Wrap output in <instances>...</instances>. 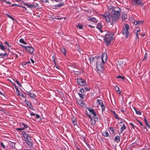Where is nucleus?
<instances>
[{"label": "nucleus", "instance_id": "obj_1", "mask_svg": "<svg viewBox=\"0 0 150 150\" xmlns=\"http://www.w3.org/2000/svg\"><path fill=\"white\" fill-rule=\"evenodd\" d=\"M112 10L110 17L112 21L116 22L120 17L121 9L119 7H114Z\"/></svg>", "mask_w": 150, "mask_h": 150}, {"label": "nucleus", "instance_id": "obj_2", "mask_svg": "<svg viewBox=\"0 0 150 150\" xmlns=\"http://www.w3.org/2000/svg\"><path fill=\"white\" fill-rule=\"evenodd\" d=\"M114 34L113 33H112L111 32H108L104 36V40L106 42L107 46H109L111 41L114 39Z\"/></svg>", "mask_w": 150, "mask_h": 150}, {"label": "nucleus", "instance_id": "obj_3", "mask_svg": "<svg viewBox=\"0 0 150 150\" xmlns=\"http://www.w3.org/2000/svg\"><path fill=\"white\" fill-rule=\"evenodd\" d=\"M125 27L123 28V30H122V33L123 34H125V37L127 38L129 35V26L127 24H125Z\"/></svg>", "mask_w": 150, "mask_h": 150}, {"label": "nucleus", "instance_id": "obj_4", "mask_svg": "<svg viewBox=\"0 0 150 150\" xmlns=\"http://www.w3.org/2000/svg\"><path fill=\"white\" fill-rule=\"evenodd\" d=\"M1 48V50L2 51L1 53H0V58H5L8 56L5 49H6V47H0Z\"/></svg>", "mask_w": 150, "mask_h": 150}, {"label": "nucleus", "instance_id": "obj_5", "mask_svg": "<svg viewBox=\"0 0 150 150\" xmlns=\"http://www.w3.org/2000/svg\"><path fill=\"white\" fill-rule=\"evenodd\" d=\"M77 84L80 85L84 86H87V84L86 81L82 79H77Z\"/></svg>", "mask_w": 150, "mask_h": 150}, {"label": "nucleus", "instance_id": "obj_6", "mask_svg": "<svg viewBox=\"0 0 150 150\" xmlns=\"http://www.w3.org/2000/svg\"><path fill=\"white\" fill-rule=\"evenodd\" d=\"M96 67L97 69L99 71H102L103 69V65L100 62L97 61Z\"/></svg>", "mask_w": 150, "mask_h": 150}, {"label": "nucleus", "instance_id": "obj_7", "mask_svg": "<svg viewBox=\"0 0 150 150\" xmlns=\"http://www.w3.org/2000/svg\"><path fill=\"white\" fill-rule=\"evenodd\" d=\"M107 55L106 53H103L101 57V60L103 64L105 63L107 61Z\"/></svg>", "mask_w": 150, "mask_h": 150}, {"label": "nucleus", "instance_id": "obj_8", "mask_svg": "<svg viewBox=\"0 0 150 150\" xmlns=\"http://www.w3.org/2000/svg\"><path fill=\"white\" fill-rule=\"evenodd\" d=\"M134 2V5L136 6H143V4H142V0H133Z\"/></svg>", "mask_w": 150, "mask_h": 150}, {"label": "nucleus", "instance_id": "obj_9", "mask_svg": "<svg viewBox=\"0 0 150 150\" xmlns=\"http://www.w3.org/2000/svg\"><path fill=\"white\" fill-rule=\"evenodd\" d=\"M109 15V12L108 13L107 12H105L104 14H103L102 15V16L107 21H109L110 20V19Z\"/></svg>", "mask_w": 150, "mask_h": 150}, {"label": "nucleus", "instance_id": "obj_10", "mask_svg": "<svg viewBox=\"0 0 150 150\" xmlns=\"http://www.w3.org/2000/svg\"><path fill=\"white\" fill-rule=\"evenodd\" d=\"M25 103L27 105L28 107L32 110H34V108L31 103L29 102L28 100H25L24 101Z\"/></svg>", "mask_w": 150, "mask_h": 150}, {"label": "nucleus", "instance_id": "obj_11", "mask_svg": "<svg viewBox=\"0 0 150 150\" xmlns=\"http://www.w3.org/2000/svg\"><path fill=\"white\" fill-rule=\"evenodd\" d=\"M25 49L30 54H32L34 51L33 47H24Z\"/></svg>", "mask_w": 150, "mask_h": 150}, {"label": "nucleus", "instance_id": "obj_12", "mask_svg": "<svg viewBox=\"0 0 150 150\" xmlns=\"http://www.w3.org/2000/svg\"><path fill=\"white\" fill-rule=\"evenodd\" d=\"M19 125L21 127L22 129H23V130L25 129L28 128V126L27 125H26L23 123H20Z\"/></svg>", "mask_w": 150, "mask_h": 150}, {"label": "nucleus", "instance_id": "obj_13", "mask_svg": "<svg viewBox=\"0 0 150 150\" xmlns=\"http://www.w3.org/2000/svg\"><path fill=\"white\" fill-rule=\"evenodd\" d=\"M22 133L24 139L26 140L28 139V138L29 137V136L27 133L24 131L22 132Z\"/></svg>", "mask_w": 150, "mask_h": 150}, {"label": "nucleus", "instance_id": "obj_14", "mask_svg": "<svg viewBox=\"0 0 150 150\" xmlns=\"http://www.w3.org/2000/svg\"><path fill=\"white\" fill-rule=\"evenodd\" d=\"M64 2L59 3L58 4H57L54 6L55 8H54L55 9H58L60 7L64 6Z\"/></svg>", "mask_w": 150, "mask_h": 150}, {"label": "nucleus", "instance_id": "obj_15", "mask_svg": "<svg viewBox=\"0 0 150 150\" xmlns=\"http://www.w3.org/2000/svg\"><path fill=\"white\" fill-rule=\"evenodd\" d=\"M88 21L93 22L95 23H96L98 21V20H97L96 18L93 17H89Z\"/></svg>", "mask_w": 150, "mask_h": 150}, {"label": "nucleus", "instance_id": "obj_16", "mask_svg": "<svg viewBox=\"0 0 150 150\" xmlns=\"http://www.w3.org/2000/svg\"><path fill=\"white\" fill-rule=\"evenodd\" d=\"M23 4L27 6L29 8H35V6L34 4H29L28 3L23 2Z\"/></svg>", "mask_w": 150, "mask_h": 150}, {"label": "nucleus", "instance_id": "obj_17", "mask_svg": "<svg viewBox=\"0 0 150 150\" xmlns=\"http://www.w3.org/2000/svg\"><path fill=\"white\" fill-rule=\"evenodd\" d=\"M88 111H89L94 116H96V113L95 111L93 109H90V108H88Z\"/></svg>", "mask_w": 150, "mask_h": 150}, {"label": "nucleus", "instance_id": "obj_18", "mask_svg": "<svg viewBox=\"0 0 150 150\" xmlns=\"http://www.w3.org/2000/svg\"><path fill=\"white\" fill-rule=\"evenodd\" d=\"M60 50L62 52L64 56H66V50L64 47H60Z\"/></svg>", "mask_w": 150, "mask_h": 150}, {"label": "nucleus", "instance_id": "obj_19", "mask_svg": "<svg viewBox=\"0 0 150 150\" xmlns=\"http://www.w3.org/2000/svg\"><path fill=\"white\" fill-rule=\"evenodd\" d=\"M144 121L145 122V124L146 126L149 128H150V126L149 125L148 121L146 119V117H144Z\"/></svg>", "mask_w": 150, "mask_h": 150}, {"label": "nucleus", "instance_id": "obj_20", "mask_svg": "<svg viewBox=\"0 0 150 150\" xmlns=\"http://www.w3.org/2000/svg\"><path fill=\"white\" fill-rule=\"evenodd\" d=\"M121 18L123 21H125L127 18V14L125 13H123L121 16Z\"/></svg>", "mask_w": 150, "mask_h": 150}, {"label": "nucleus", "instance_id": "obj_21", "mask_svg": "<svg viewBox=\"0 0 150 150\" xmlns=\"http://www.w3.org/2000/svg\"><path fill=\"white\" fill-rule=\"evenodd\" d=\"M28 94L31 97L33 98H35V97H36V95L33 93H31V92H27Z\"/></svg>", "mask_w": 150, "mask_h": 150}, {"label": "nucleus", "instance_id": "obj_22", "mask_svg": "<svg viewBox=\"0 0 150 150\" xmlns=\"http://www.w3.org/2000/svg\"><path fill=\"white\" fill-rule=\"evenodd\" d=\"M26 144L29 147H31L32 146L33 144L28 139L26 140Z\"/></svg>", "mask_w": 150, "mask_h": 150}, {"label": "nucleus", "instance_id": "obj_23", "mask_svg": "<svg viewBox=\"0 0 150 150\" xmlns=\"http://www.w3.org/2000/svg\"><path fill=\"white\" fill-rule=\"evenodd\" d=\"M114 141L117 143H118L120 142V137L118 135H117L115 136V137Z\"/></svg>", "mask_w": 150, "mask_h": 150}, {"label": "nucleus", "instance_id": "obj_24", "mask_svg": "<svg viewBox=\"0 0 150 150\" xmlns=\"http://www.w3.org/2000/svg\"><path fill=\"white\" fill-rule=\"evenodd\" d=\"M126 129V127L124 124H123L120 128V133H122V132Z\"/></svg>", "mask_w": 150, "mask_h": 150}, {"label": "nucleus", "instance_id": "obj_25", "mask_svg": "<svg viewBox=\"0 0 150 150\" xmlns=\"http://www.w3.org/2000/svg\"><path fill=\"white\" fill-rule=\"evenodd\" d=\"M103 25L100 23H98L96 25V28L99 30L101 29Z\"/></svg>", "mask_w": 150, "mask_h": 150}, {"label": "nucleus", "instance_id": "obj_26", "mask_svg": "<svg viewBox=\"0 0 150 150\" xmlns=\"http://www.w3.org/2000/svg\"><path fill=\"white\" fill-rule=\"evenodd\" d=\"M96 57H94L93 56H91L89 57V59L90 61V63L93 62V61L95 60L96 59Z\"/></svg>", "mask_w": 150, "mask_h": 150}, {"label": "nucleus", "instance_id": "obj_27", "mask_svg": "<svg viewBox=\"0 0 150 150\" xmlns=\"http://www.w3.org/2000/svg\"><path fill=\"white\" fill-rule=\"evenodd\" d=\"M76 27L77 28H79L80 29H82L83 28V25L81 23H78L76 25Z\"/></svg>", "mask_w": 150, "mask_h": 150}, {"label": "nucleus", "instance_id": "obj_28", "mask_svg": "<svg viewBox=\"0 0 150 150\" xmlns=\"http://www.w3.org/2000/svg\"><path fill=\"white\" fill-rule=\"evenodd\" d=\"M78 103L81 107H84L85 105L84 103L81 100H79L78 102Z\"/></svg>", "mask_w": 150, "mask_h": 150}, {"label": "nucleus", "instance_id": "obj_29", "mask_svg": "<svg viewBox=\"0 0 150 150\" xmlns=\"http://www.w3.org/2000/svg\"><path fill=\"white\" fill-rule=\"evenodd\" d=\"M97 102L98 103V104L100 105V106L103 105V101L101 100L98 99L97 100Z\"/></svg>", "mask_w": 150, "mask_h": 150}, {"label": "nucleus", "instance_id": "obj_30", "mask_svg": "<svg viewBox=\"0 0 150 150\" xmlns=\"http://www.w3.org/2000/svg\"><path fill=\"white\" fill-rule=\"evenodd\" d=\"M103 136L107 137L108 136V133L107 131H105L103 133Z\"/></svg>", "mask_w": 150, "mask_h": 150}, {"label": "nucleus", "instance_id": "obj_31", "mask_svg": "<svg viewBox=\"0 0 150 150\" xmlns=\"http://www.w3.org/2000/svg\"><path fill=\"white\" fill-rule=\"evenodd\" d=\"M78 94L80 98H81L82 99H83L85 97V96L83 94L78 93Z\"/></svg>", "mask_w": 150, "mask_h": 150}, {"label": "nucleus", "instance_id": "obj_32", "mask_svg": "<svg viewBox=\"0 0 150 150\" xmlns=\"http://www.w3.org/2000/svg\"><path fill=\"white\" fill-rule=\"evenodd\" d=\"M19 42L20 43H23L25 45L27 44V43L25 42L24 41L23 39H21L19 40Z\"/></svg>", "mask_w": 150, "mask_h": 150}, {"label": "nucleus", "instance_id": "obj_33", "mask_svg": "<svg viewBox=\"0 0 150 150\" xmlns=\"http://www.w3.org/2000/svg\"><path fill=\"white\" fill-rule=\"evenodd\" d=\"M147 53L146 52H145V54L144 58L143 59L142 61H146L147 60Z\"/></svg>", "mask_w": 150, "mask_h": 150}, {"label": "nucleus", "instance_id": "obj_34", "mask_svg": "<svg viewBox=\"0 0 150 150\" xmlns=\"http://www.w3.org/2000/svg\"><path fill=\"white\" fill-rule=\"evenodd\" d=\"M113 114L114 115V116L116 119H120L119 117H118L117 115L116 114L115 111H114V112H113Z\"/></svg>", "mask_w": 150, "mask_h": 150}, {"label": "nucleus", "instance_id": "obj_35", "mask_svg": "<svg viewBox=\"0 0 150 150\" xmlns=\"http://www.w3.org/2000/svg\"><path fill=\"white\" fill-rule=\"evenodd\" d=\"M4 44L5 45V46L6 47V46H8V47H11V46H12L11 45H10L7 42L5 41Z\"/></svg>", "mask_w": 150, "mask_h": 150}, {"label": "nucleus", "instance_id": "obj_36", "mask_svg": "<svg viewBox=\"0 0 150 150\" xmlns=\"http://www.w3.org/2000/svg\"><path fill=\"white\" fill-rule=\"evenodd\" d=\"M115 88L116 91L117 92H118L119 93H120L121 92L120 91L119 88L118 86H115Z\"/></svg>", "mask_w": 150, "mask_h": 150}, {"label": "nucleus", "instance_id": "obj_37", "mask_svg": "<svg viewBox=\"0 0 150 150\" xmlns=\"http://www.w3.org/2000/svg\"><path fill=\"white\" fill-rule=\"evenodd\" d=\"M14 6H18V7H23V6H22V5H18L16 4H12L11 6V7H13Z\"/></svg>", "mask_w": 150, "mask_h": 150}, {"label": "nucleus", "instance_id": "obj_38", "mask_svg": "<svg viewBox=\"0 0 150 150\" xmlns=\"http://www.w3.org/2000/svg\"><path fill=\"white\" fill-rule=\"evenodd\" d=\"M134 110L135 111L136 113L137 114L140 115L141 114V112L140 111H137L135 108H134Z\"/></svg>", "mask_w": 150, "mask_h": 150}, {"label": "nucleus", "instance_id": "obj_39", "mask_svg": "<svg viewBox=\"0 0 150 150\" xmlns=\"http://www.w3.org/2000/svg\"><path fill=\"white\" fill-rule=\"evenodd\" d=\"M96 120H92L91 121V125L93 126H94V125H95V124H96Z\"/></svg>", "mask_w": 150, "mask_h": 150}, {"label": "nucleus", "instance_id": "obj_40", "mask_svg": "<svg viewBox=\"0 0 150 150\" xmlns=\"http://www.w3.org/2000/svg\"><path fill=\"white\" fill-rule=\"evenodd\" d=\"M72 123L74 125H77V123L76 121V120L74 119L73 120H72Z\"/></svg>", "mask_w": 150, "mask_h": 150}, {"label": "nucleus", "instance_id": "obj_41", "mask_svg": "<svg viewBox=\"0 0 150 150\" xmlns=\"http://www.w3.org/2000/svg\"><path fill=\"white\" fill-rule=\"evenodd\" d=\"M141 128L144 129L143 130L144 132H146L147 131V129L145 126H143Z\"/></svg>", "mask_w": 150, "mask_h": 150}, {"label": "nucleus", "instance_id": "obj_42", "mask_svg": "<svg viewBox=\"0 0 150 150\" xmlns=\"http://www.w3.org/2000/svg\"><path fill=\"white\" fill-rule=\"evenodd\" d=\"M16 83H17V84L19 86H21V87L22 86H21V83H20L17 80H16Z\"/></svg>", "mask_w": 150, "mask_h": 150}, {"label": "nucleus", "instance_id": "obj_43", "mask_svg": "<svg viewBox=\"0 0 150 150\" xmlns=\"http://www.w3.org/2000/svg\"><path fill=\"white\" fill-rule=\"evenodd\" d=\"M102 109V111H103L105 110V107L104 105H102L101 106Z\"/></svg>", "mask_w": 150, "mask_h": 150}, {"label": "nucleus", "instance_id": "obj_44", "mask_svg": "<svg viewBox=\"0 0 150 150\" xmlns=\"http://www.w3.org/2000/svg\"><path fill=\"white\" fill-rule=\"evenodd\" d=\"M110 129L113 132H114V129L113 127H109Z\"/></svg>", "mask_w": 150, "mask_h": 150}, {"label": "nucleus", "instance_id": "obj_45", "mask_svg": "<svg viewBox=\"0 0 150 150\" xmlns=\"http://www.w3.org/2000/svg\"><path fill=\"white\" fill-rule=\"evenodd\" d=\"M84 89L86 91H89L90 90V88L89 87H85Z\"/></svg>", "mask_w": 150, "mask_h": 150}, {"label": "nucleus", "instance_id": "obj_46", "mask_svg": "<svg viewBox=\"0 0 150 150\" xmlns=\"http://www.w3.org/2000/svg\"><path fill=\"white\" fill-rule=\"evenodd\" d=\"M135 30H136L137 32H139L140 31V29L139 28V27H137L135 29Z\"/></svg>", "mask_w": 150, "mask_h": 150}, {"label": "nucleus", "instance_id": "obj_47", "mask_svg": "<svg viewBox=\"0 0 150 150\" xmlns=\"http://www.w3.org/2000/svg\"><path fill=\"white\" fill-rule=\"evenodd\" d=\"M93 118H94V120H96V121H98V119L97 117L96 116H94V115H93Z\"/></svg>", "mask_w": 150, "mask_h": 150}, {"label": "nucleus", "instance_id": "obj_48", "mask_svg": "<svg viewBox=\"0 0 150 150\" xmlns=\"http://www.w3.org/2000/svg\"><path fill=\"white\" fill-rule=\"evenodd\" d=\"M1 146L4 149L5 148V146L4 144L2 142H1Z\"/></svg>", "mask_w": 150, "mask_h": 150}, {"label": "nucleus", "instance_id": "obj_49", "mask_svg": "<svg viewBox=\"0 0 150 150\" xmlns=\"http://www.w3.org/2000/svg\"><path fill=\"white\" fill-rule=\"evenodd\" d=\"M138 25H139L142 24L143 23V21H138Z\"/></svg>", "mask_w": 150, "mask_h": 150}, {"label": "nucleus", "instance_id": "obj_50", "mask_svg": "<svg viewBox=\"0 0 150 150\" xmlns=\"http://www.w3.org/2000/svg\"><path fill=\"white\" fill-rule=\"evenodd\" d=\"M15 88H16V91L17 92V93H18L17 95H18V96H19L20 95V94L19 93V90H18V88H16V87H15Z\"/></svg>", "mask_w": 150, "mask_h": 150}, {"label": "nucleus", "instance_id": "obj_51", "mask_svg": "<svg viewBox=\"0 0 150 150\" xmlns=\"http://www.w3.org/2000/svg\"><path fill=\"white\" fill-rule=\"evenodd\" d=\"M41 1L44 3H48L49 1L48 0H41Z\"/></svg>", "mask_w": 150, "mask_h": 150}, {"label": "nucleus", "instance_id": "obj_52", "mask_svg": "<svg viewBox=\"0 0 150 150\" xmlns=\"http://www.w3.org/2000/svg\"><path fill=\"white\" fill-rule=\"evenodd\" d=\"M16 129L17 130V131H22V130H23V129H22L21 127L20 128H16Z\"/></svg>", "mask_w": 150, "mask_h": 150}, {"label": "nucleus", "instance_id": "obj_53", "mask_svg": "<svg viewBox=\"0 0 150 150\" xmlns=\"http://www.w3.org/2000/svg\"><path fill=\"white\" fill-rule=\"evenodd\" d=\"M16 1L18 2L19 3H21V4H22L23 2L22 0H16Z\"/></svg>", "mask_w": 150, "mask_h": 150}, {"label": "nucleus", "instance_id": "obj_54", "mask_svg": "<svg viewBox=\"0 0 150 150\" xmlns=\"http://www.w3.org/2000/svg\"><path fill=\"white\" fill-rule=\"evenodd\" d=\"M3 2H5V3L6 4H9V5H10L11 4V2L7 1L6 0H5Z\"/></svg>", "mask_w": 150, "mask_h": 150}, {"label": "nucleus", "instance_id": "obj_55", "mask_svg": "<svg viewBox=\"0 0 150 150\" xmlns=\"http://www.w3.org/2000/svg\"><path fill=\"white\" fill-rule=\"evenodd\" d=\"M117 78H121L122 79H124V77H123L122 76H121L119 75L117 77Z\"/></svg>", "mask_w": 150, "mask_h": 150}, {"label": "nucleus", "instance_id": "obj_56", "mask_svg": "<svg viewBox=\"0 0 150 150\" xmlns=\"http://www.w3.org/2000/svg\"><path fill=\"white\" fill-rule=\"evenodd\" d=\"M138 32H136L135 33V34L136 35V37L137 39L139 38V35L138 34Z\"/></svg>", "mask_w": 150, "mask_h": 150}, {"label": "nucleus", "instance_id": "obj_57", "mask_svg": "<svg viewBox=\"0 0 150 150\" xmlns=\"http://www.w3.org/2000/svg\"><path fill=\"white\" fill-rule=\"evenodd\" d=\"M138 21H135L134 22V24L137 25L138 24Z\"/></svg>", "mask_w": 150, "mask_h": 150}, {"label": "nucleus", "instance_id": "obj_58", "mask_svg": "<svg viewBox=\"0 0 150 150\" xmlns=\"http://www.w3.org/2000/svg\"><path fill=\"white\" fill-rule=\"evenodd\" d=\"M5 110V109L2 108L1 107L0 108V111L4 112Z\"/></svg>", "mask_w": 150, "mask_h": 150}, {"label": "nucleus", "instance_id": "obj_59", "mask_svg": "<svg viewBox=\"0 0 150 150\" xmlns=\"http://www.w3.org/2000/svg\"><path fill=\"white\" fill-rule=\"evenodd\" d=\"M80 91L81 93H83L84 91L83 88H81L80 89Z\"/></svg>", "mask_w": 150, "mask_h": 150}, {"label": "nucleus", "instance_id": "obj_60", "mask_svg": "<svg viewBox=\"0 0 150 150\" xmlns=\"http://www.w3.org/2000/svg\"><path fill=\"white\" fill-rule=\"evenodd\" d=\"M88 26L90 27V28H95V27L94 26H93L91 25H88Z\"/></svg>", "mask_w": 150, "mask_h": 150}, {"label": "nucleus", "instance_id": "obj_61", "mask_svg": "<svg viewBox=\"0 0 150 150\" xmlns=\"http://www.w3.org/2000/svg\"><path fill=\"white\" fill-rule=\"evenodd\" d=\"M5 47L2 44V43L0 42V47Z\"/></svg>", "mask_w": 150, "mask_h": 150}, {"label": "nucleus", "instance_id": "obj_62", "mask_svg": "<svg viewBox=\"0 0 150 150\" xmlns=\"http://www.w3.org/2000/svg\"><path fill=\"white\" fill-rule=\"evenodd\" d=\"M22 64L23 65H25L27 64L26 62H23L22 63Z\"/></svg>", "mask_w": 150, "mask_h": 150}, {"label": "nucleus", "instance_id": "obj_63", "mask_svg": "<svg viewBox=\"0 0 150 150\" xmlns=\"http://www.w3.org/2000/svg\"><path fill=\"white\" fill-rule=\"evenodd\" d=\"M6 16H7L8 18H10L11 17V16L10 15H9V14H8L7 13H6Z\"/></svg>", "mask_w": 150, "mask_h": 150}, {"label": "nucleus", "instance_id": "obj_64", "mask_svg": "<svg viewBox=\"0 0 150 150\" xmlns=\"http://www.w3.org/2000/svg\"><path fill=\"white\" fill-rule=\"evenodd\" d=\"M35 116H36V118H37V119H38L40 118V116L39 115H38V114L35 115Z\"/></svg>", "mask_w": 150, "mask_h": 150}]
</instances>
